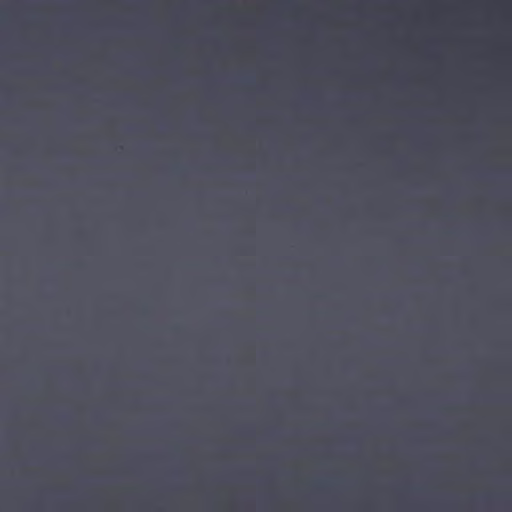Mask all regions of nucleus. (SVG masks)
<instances>
[{"instance_id": "f257e3e1", "label": "nucleus", "mask_w": 512, "mask_h": 512, "mask_svg": "<svg viewBox=\"0 0 512 512\" xmlns=\"http://www.w3.org/2000/svg\"><path fill=\"white\" fill-rule=\"evenodd\" d=\"M280 163H281V164H288V162H286V161H283V162H280Z\"/></svg>"}]
</instances>
